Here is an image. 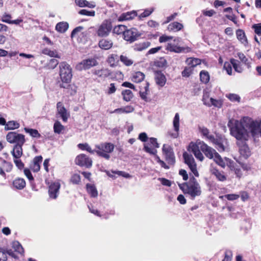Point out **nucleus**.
<instances>
[{
    "label": "nucleus",
    "mask_w": 261,
    "mask_h": 261,
    "mask_svg": "<svg viewBox=\"0 0 261 261\" xmlns=\"http://www.w3.org/2000/svg\"><path fill=\"white\" fill-rule=\"evenodd\" d=\"M150 45V42L148 41L143 42L139 43H136L134 46V49L136 51H142L147 48Z\"/></svg>",
    "instance_id": "25"
},
{
    "label": "nucleus",
    "mask_w": 261,
    "mask_h": 261,
    "mask_svg": "<svg viewBox=\"0 0 261 261\" xmlns=\"http://www.w3.org/2000/svg\"><path fill=\"white\" fill-rule=\"evenodd\" d=\"M24 130L26 133H29L33 137L39 138L40 137V135L37 129L25 127L24 128Z\"/></svg>",
    "instance_id": "41"
},
{
    "label": "nucleus",
    "mask_w": 261,
    "mask_h": 261,
    "mask_svg": "<svg viewBox=\"0 0 261 261\" xmlns=\"http://www.w3.org/2000/svg\"><path fill=\"white\" fill-rule=\"evenodd\" d=\"M6 140L10 143H16L12 151H16L19 154L20 150H22V146L25 141L24 136L15 132H11L7 135Z\"/></svg>",
    "instance_id": "2"
},
{
    "label": "nucleus",
    "mask_w": 261,
    "mask_h": 261,
    "mask_svg": "<svg viewBox=\"0 0 261 261\" xmlns=\"http://www.w3.org/2000/svg\"><path fill=\"white\" fill-rule=\"evenodd\" d=\"M71 181L73 184H79L80 182V181H81V177H80V175H79L77 174H73L71 178Z\"/></svg>",
    "instance_id": "58"
},
{
    "label": "nucleus",
    "mask_w": 261,
    "mask_h": 261,
    "mask_svg": "<svg viewBox=\"0 0 261 261\" xmlns=\"http://www.w3.org/2000/svg\"><path fill=\"white\" fill-rule=\"evenodd\" d=\"M83 29L84 28L82 26H79L75 28L71 32V37H74L76 35H77L79 33H80Z\"/></svg>",
    "instance_id": "56"
},
{
    "label": "nucleus",
    "mask_w": 261,
    "mask_h": 261,
    "mask_svg": "<svg viewBox=\"0 0 261 261\" xmlns=\"http://www.w3.org/2000/svg\"><path fill=\"white\" fill-rule=\"evenodd\" d=\"M113 41L108 39H101L98 43L99 47L105 50H108L110 49L113 46Z\"/></svg>",
    "instance_id": "22"
},
{
    "label": "nucleus",
    "mask_w": 261,
    "mask_h": 261,
    "mask_svg": "<svg viewBox=\"0 0 261 261\" xmlns=\"http://www.w3.org/2000/svg\"><path fill=\"white\" fill-rule=\"evenodd\" d=\"M57 107L58 114L62 118L64 122H66L68 117L69 116V114L67 113V110L61 102L57 103Z\"/></svg>",
    "instance_id": "16"
},
{
    "label": "nucleus",
    "mask_w": 261,
    "mask_h": 261,
    "mask_svg": "<svg viewBox=\"0 0 261 261\" xmlns=\"http://www.w3.org/2000/svg\"><path fill=\"white\" fill-rule=\"evenodd\" d=\"M175 53H186L190 51V48L189 47H182L180 46H177L175 45L174 48Z\"/></svg>",
    "instance_id": "50"
},
{
    "label": "nucleus",
    "mask_w": 261,
    "mask_h": 261,
    "mask_svg": "<svg viewBox=\"0 0 261 261\" xmlns=\"http://www.w3.org/2000/svg\"><path fill=\"white\" fill-rule=\"evenodd\" d=\"M93 74L101 78H106L109 76L111 73L108 69L103 68L100 70H95Z\"/></svg>",
    "instance_id": "24"
},
{
    "label": "nucleus",
    "mask_w": 261,
    "mask_h": 261,
    "mask_svg": "<svg viewBox=\"0 0 261 261\" xmlns=\"http://www.w3.org/2000/svg\"><path fill=\"white\" fill-rule=\"evenodd\" d=\"M167 61L164 58H161L159 61L156 62V64L160 67H163L167 66Z\"/></svg>",
    "instance_id": "60"
},
{
    "label": "nucleus",
    "mask_w": 261,
    "mask_h": 261,
    "mask_svg": "<svg viewBox=\"0 0 261 261\" xmlns=\"http://www.w3.org/2000/svg\"><path fill=\"white\" fill-rule=\"evenodd\" d=\"M145 77V75L143 73L138 71L135 72L132 76V81L134 82L140 83L142 82Z\"/></svg>",
    "instance_id": "30"
},
{
    "label": "nucleus",
    "mask_w": 261,
    "mask_h": 261,
    "mask_svg": "<svg viewBox=\"0 0 261 261\" xmlns=\"http://www.w3.org/2000/svg\"><path fill=\"white\" fill-rule=\"evenodd\" d=\"M178 185L182 192L189 195L192 199L201 193L200 186L194 176L191 177L188 182Z\"/></svg>",
    "instance_id": "1"
},
{
    "label": "nucleus",
    "mask_w": 261,
    "mask_h": 261,
    "mask_svg": "<svg viewBox=\"0 0 261 261\" xmlns=\"http://www.w3.org/2000/svg\"><path fill=\"white\" fill-rule=\"evenodd\" d=\"M96 147L98 150H95V152L98 155L109 160L110 158L109 153L113 151L114 145L111 143H103L96 145Z\"/></svg>",
    "instance_id": "6"
},
{
    "label": "nucleus",
    "mask_w": 261,
    "mask_h": 261,
    "mask_svg": "<svg viewBox=\"0 0 261 261\" xmlns=\"http://www.w3.org/2000/svg\"><path fill=\"white\" fill-rule=\"evenodd\" d=\"M202 101H203L204 105L211 106L208 92L206 91H204L203 92Z\"/></svg>",
    "instance_id": "48"
},
{
    "label": "nucleus",
    "mask_w": 261,
    "mask_h": 261,
    "mask_svg": "<svg viewBox=\"0 0 261 261\" xmlns=\"http://www.w3.org/2000/svg\"><path fill=\"white\" fill-rule=\"evenodd\" d=\"M120 60L121 62H122L125 65L129 66L132 65L134 61L125 55H121L120 57Z\"/></svg>",
    "instance_id": "35"
},
{
    "label": "nucleus",
    "mask_w": 261,
    "mask_h": 261,
    "mask_svg": "<svg viewBox=\"0 0 261 261\" xmlns=\"http://www.w3.org/2000/svg\"><path fill=\"white\" fill-rule=\"evenodd\" d=\"M60 76L63 82L60 84V87L67 88L69 86L68 84L71 81L72 74L70 66L66 62H62L60 64Z\"/></svg>",
    "instance_id": "4"
},
{
    "label": "nucleus",
    "mask_w": 261,
    "mask_h": 261,
    "mask_svg": "<svg viewBox=\"0 0 261 261\" xmlns=\"http://www.w3.org/2000/svg\"><path fill=\"white\" fill-rule=\"evenodd\" d=\"M252 28L254 30V32L258 36L261 35V24H254L252 25Z\"/></svg>",
    "instance_id": "55"
},
{
    "label": "nucleus",
    "mask_w": 261,
    "mask_h": 261,
    "mask_svg": "<svg viewBox=\"0 0 261 261\" xmlns=\"http://www.w3.org/2000/svg\"><path fill=\"white\" fill-rule=\"evenodd\" d=\"M76 165L80 166H85L87 168H90L92 165V161L85 154H81L76 156L75 160Z\"/></svg>",
    "instance_id": "12"
},
{
    "label": "nucleus",
    "mask_w": 261,
    "mask_h": 261,
    "mask_svg": "<svg viewBox=\"0 0 261 261\" xmlns=\"http://www.w3.org/2000/svg\"><path fill=\"white\" fill-rule=\"evenodd\" d=\"M42 157L41 155L36 156L30 164V168L34 172H38L40 168V164L42 162Z\"/></svg>",
    "instance_id": "19"
},
{
    "label": "nucleus",
    "mask_w": 261,
    "mask_h": 261,
    "mask_svg": "<svg viewBox=\"0 0 261 261\" xmlns=\"http://www.w3.org/2000/svg\"><path fill=\"white\" fill-rule=\"evenodd\" d=\"M141 34L135 28H132L129 30L125 29L124 32L123 38L125 40L129 41L130 43L136 41Z\"/></svg>",
    "instance_id": "11"
},
{
    "label": "nucleus",
    "mask_w": 261,
    "mask_h": 261,
    "mask_svg": "<svg viewBox=\"0 0 261 261\" xmlns=\"http://www.w3.org/2000/svg\"><path fill=\"white\" fill-rule=\"evenodd\" d=\"M183 157L184 158L185 163L188 165L193 174L196 176L198 177L199 176V174L197 170L196 164L193 156L191 154H189L187 152H185L183 154Z\"/></svg>",
    "instance_id": "10"
},
{
    "label": "nucleus",
    "mask_w": 261,
    "mask_h": 261,
    "mask_svg": "<svg viewBox=\"0 0 261 261\" xmlns=\"http://www.w3.org/2000/svg\"><path fill=\"white\" fill-rule=\"evenodd\" d=\"M248 128L253 137H255L257 135L261 136V127L259 122L251 121L249 124Z\"/></svg>",
    "instance_id": "14"
},
{
    "label": "nucleus",
    "mask_w": 261,
    "mask_h": 261,
    "mask_svg": "<svg viewBox=\"0 0 261 261\" xmlns=\"http://www.w3.org/2000/svg\"><path fill=\"white\" fill-rule=\"evenodd\" d=\"M206 138L210 140L212 142H213V143L216 144L218 145L219 148V150H222V151H224V147L223 146V145L220 142V141L217 139H215L214 138V137L213 136V135H208Z\"/></svg>",
    "instance_id": "32"
},
{
    "label": "nucleus",
    "mask_w": 261,
    "mask_h": 261,
    "mask_svg": "<svg viewBox=\"0 0 261 261\" xmlns=\"http://www.w3.org/2000/svg\"><path fill=\"white\" fill-rule=\"evenodd\" d=\"M88 192L93 197H96L98 195L97 191L94 185L88 184L86 185Z\"/></svg>",
    "instance_id": "34"
},
{
    "label": "nucleus",
    "mask_w": 261,
    "mask_h": 261,
    "mask_svg": "<svg viewBox=\"0 0 261 261\" xmlns=\"http://www.w3.org/2000/svg\"><path fill=\"white\" fill-rule=\"evenodd\" d=\"M229 100L232 102L240 103L241 101V97L238 94L229 93Z\"/></svg>",
    "instance_id": "47"
},
{
    "label": "nucleus",
    "mask_w": 261,
    "mask_h": 261,
    "mask_svg": "<svg viewBox=\"0 0 261 261\" xmlns=\"http://www.w3.org/2000/svg\"><path fill=\"white\" fill-rule=\"evenodd\" d=\"M186 62L190 67L193 68L199 65L201 63V60L197 58H189L186 60Z\"/></svg>",
    "instance_id": "31"
},
{
    "label": "nucleus",
    "mask_w": 261,
    "mask_h": 261,
    "mask_svg": "<svg viewBox=\"0 0 261 261\" xmlns=\"http://www.w3.org/2000/svg\"><path fill=\"white\" fill-rule=\"evenodd\" d=\"M58 64L59 62L57 59H52L48 63L47 66L49 69H54Z\"/></svg>",
    "instance_id": "49"
},
{
    "label": "nucleus",
    "mask_w": 261,
    "mask_h": 261,
    "mask_svg": "<svg viewBox=\"0 0 261 261\" xmlns=\"http://www.w3.org/2000/svg\"><path fill=\"white\" fill-rule=\"evenodd\" d=\"M183 27L182 24L178 22H174L170 23L168 26V29L170 30H175L178 31L180 30Z\"/></svg>",
    "instance_id": "37"
},
{
    "label": "nucleus",
    "mask_w": 261,
    "mask_h": 261,
    "mask_svg": "<svg viewBox=\"0 0 261 261\" xmlns=\"http://www.w3.org/2000/svg\"><path fill=\"white\" fill-rule=\"evenodd\" d=\"M98 65V62L94 58H88L82 61L76 66L79 70H87Z\"/></svg>",
    "instance_id": "7"
},
{
    "label": "nucleus",
    "mask_w": 261,
    "mask_h": 261,
    "mask_svg": "<svg viewBox=\"0 0 261 261\" xmlns=\"http://www.w3.org/2000/svg\"><path fill=\"white\" fill-rule=\"evenodd\" d=\"M112 28V23L110 21L105 20L99 27L97 31V36L100 37L108 36Z\"/></svg>",
    "instance_id": "8"
},
{
    "label": "nucleus",
    "mask_w": 261,
    "mask_h": 261,
    "mask_svg": "<svg viewBox=\"0 0 261 261\" xmlns=\"http://www.w3.org/2000/svg\"><path fill=\"white\" fill-rule=\"evenodd\" d=\"M241 198L243 201H245L249 198L248 193L246 191L241 192Z\"/></svg>",
    "instance_id": "64"
},
{
    "label": "nucleus",
    "mask_w": 261,
    "mask_h": 261,
    "mask_svg": "<svg viewBox=\"0 0 261 261\" xmlns=\"http://www.w3.org/2000/svg\"><path fill=\"white\" fill-rule=\"evenodd\" d=\"M213 174L215 175L217 178L220 181H224L226 180V177L222 173L217 170H214Z\"/></svg>",
    "instance_id": "45"
},
{
    "label": "nucleus",
    "mask_w": 261,
    "mask_h": 261,
    "mask_svg": "<svg viewBox=\"0 0 261 261\" xmlns=\"http://www.w3.org/2000/svg\"><path fill=\"white\" fill-rule=\"evenodd\" d=\"M42 53L48 55L51 57H56V58H60L59 56L58 55L56 51L51 50L48 48H44L42 50Z\"/></svg>",
    "instance_id": "40"
},
{
    "label": "nucleus",
    "mask_w": 261,
    "mask_h": 261,
    "mask_svg": "<svg viewBox=\"0 0 261 261\" xmlns=\"http://www.w3.org/2000/svg\"><path fill=\"white\" fill-rule=\"evenodd\" d=\"M68 28V24L66 22H60L56 26V30L61 33L65 32Z\"/></svg>",
    "instance_id": "28"
},
{
    "label": "nucleus",
    "mask_w": 261,
    "mask_h": 261,
    "mask_svg": "<svg viewBox=\"0 0 261 261\" xmlns=\"http://www.w3.org/2000/svg\"><path fill=\"white\" fill-rule=\"evenodd\" d=\"M13 186L17 189L21 190L25 186V181L23 178H18L13 181Z\"/></svg>",
    "instance_id": "27"
},
{
    "label": "nucleus",
    "mask_w": 261,
    "mask_h": 261,
    "mask_svg": "<svg viewBox=\"0 0 261 261\" xmlns=\"http://www.w3.org/2000/svg\"><path fill=\"white\" fill-rule=\"evenodd\" d=\"M200 79L201 81L203 83H207L210 80V76L208 72L205 71H201L200 73Z\"/></svg>",
    "instance_id": "38"
},
{
    "label": "nucleus",
    "mask_w": 261,
    "mask_h": 261,
    "mask_svg": "<svg viewBox=\"0 0 261 261\" xmlns=\"http://www.w3.org/2000/svg\"><path fill=\"white\" fill-rule=\"evenodd\" d=\"M64 128V126L62 125L59 121H57L54 123V129L56 133L60 134Z\"/></svg>",
    "instance_id": "43"
},
{
    "label": "nucleus",
    "mask_w": 261,
    "mask_h": 261,
    "mask_svg": "<svg viewBox=\"0 0 261 261\" xmlns=\"http://www.w3.org/2000/svg\"><path fill=\"white\" fill-rule=\"evenodd\" d=\"M210 101L211 106L213 105L215 107L219 108L222 105V102L220 100H218L215 99L213 98H210Z\"/></svg>",
    "instance_id": "57"
},
{
    "label": "nucleus",
    "mask_w": 261,
    "mask_h": 261,
    "mask_svg": "<svg viewBox=\"0 0 261 261\" xmlns=\"http://www.w3.org/2000/svg\"><path fill=\"white\" fill-rule=\"evenodd\" d=\"M75 3L80 7H84L87 5L88 2L86 0H75Z\"/></svg>",
    "instance_id": "59"
},
{
    "label": "nucleus",
    "mask_w": 261,
    "mask_h": 261,
    "mask_svg": "<svg viewBox=\"0 0 261 261\" xmlns=\"http://www.w3.org/2000/svg\"><path fill=\"white\" fill-rule=\"evenodd\" d=\"M137 15V13L136 11L123 13L118 17V20L119 21L130 20L134 19Z\"/></svg>",
    "instance_id": "18"
},
{
    "label": "nucleus",
    "mask_w": 261,
    "mask_h": 261,
    "mask_svg": "<svg viewBox=\"0 0 261 261\" xmlns=\"http://www.w3.org/2000/svg\"><path fill=\"white\" fill-rule=\"evenodd\" d=\"M126 27L124 25H118L116 26L113 30V32L117 35H120L122 34L124 35V32H125Z\"/></svg>",
    "instance_id": "36"
},
{
    "label": "nucleus",
    "mask_w": 261,
    "mask_h": 261,
    "mask_svg": "<svg viewBox=\"0 0 261 261\" xmlns=\"http://www.w3.org/2000/svg\"><path fill=\"white\" fill-rule=\"evenodd\" d=\"M60 188V185L58 182H55L50 185L49 187L48 193L51 198L56 199L57 197V193Z\"/></svg>",
    "instance_id": "20"
},
{
    "label": "nucleus",
    "mask_w": 261,
    "mask_h": 261,
    "mask_svg": "<svg viewBox=\"0 0 261 261\" xmlns=\"http://www.w3.org/2000/svg\"><path fill=\"white\" fill-rule=\"evenodd\" d=\"M199 146H200V145H199V141H197L195 144H190L189 148L191 151L194 153L195 156L200 161H202L204 159V156L200 152V147H199Z\"/></svg>",
    "instance_id": "15"
},
{
    "label": "nucleus",
    "mask_w": 261,
    "mask_h": 261,
    "mask_svg": "<svg viewBox=\"0 0 261 261\" xmlns=\"http://www.w3.org/2000/svg\"><path fill=\"white\" fill-rule=\"evenodd\" d=\"M19 127V124L15 121H10L7 123L5 126V129L12 130L16 128H18Z\"/></svg>",
    "instance_id": "33"
},
{
    "label": "nucleus",
    "mask_w": 261,
    "mask_h": 261,
    "mask_svg": "<svg viewBox=\"0 0 261 261\" xmlns=\"http://www.w3.org/2000/svg\"><path fill=\"white\" fill-rule=\"evenodd\" d=\"M79 13L81 15L94 16L95 15V11H89L85 9L81 10L79 11Z\"/></svg>",
    "instance_id": "54"
},
{
    "label": "nucleus",
    "mask_w": 261,
    "mask_h": 261,
    "mask_svg": "<svg viewBox=\"0 0 261 261\" xmlns=\"http://www.w3.org/2000/svg\"><path fill=\"white\" fill-rule=\"evenodd\" d=\"M12 247L15 251L17 252L20 254L23 253V248L18 241L14 242L12 244Z\"/></svg>",
    "instance_id": "42"
},
{
    "label": "nucleus",
    "mask_w": 261,
    "mask_h": 261,
    "mask_svg": "<svg viewBox=\"0 0 261 261\" xmlns=\"http://www.w3.org/2000/svg\"><path fill=\"white\" fill-rule=\"evenodd\" d=\"M155 81L158 85L163 87L166 83V79L165 76L163 73L159 72H157L156 74Z\"/></svg>",
    "instance_id": "26"
},
{
    "label": "nucleus",
    "mask_w": 261,
    "mask_h": 261,
    "mask_svg": "<svg viewBox=\"0 0 261 261\" xmlns=\"http://www.w3.org/2000/svg\"><path fill=\"white\" fill-rule=\"evenodd\" d=\"M162 150L164 154L165 155L166 160L168 163L173 165L175 162V159L173 148L168 145L164 144Z\"/></svg>",
    "instance_id": "9"
},
{
    "label": "nucleus",
    "mask_w": 261,
    "mask_h": 261,
    "mask_svg": "<svg viewBox=\"0 0 261 261\" xmlns=\"http://www.w3.org/2000/svg\"><path fill=\"white\" fill-rule=\"evenodd\" d=\"M143 149L146 152L153 155L155 154L157 152V150L155 149H152L149 147L146 144H144Z\"/></svg>",
    "instance_id": "53"
},
{
    "label": "nucleus",
    "mask_w": 261,
    "mask_h": 261,
    "mask_svg": "<svg viewBox=\"0 0 261 261\" xmlns=\"http://www.w3.org/2000/svg\"><path fill=\"white\" fill-rule=\"evenodd\" d=\"M150 145L155 148H159L160 147L159 143L157 142V139L155 138H150L149 139Z\"/></svg>",
    "instance_id": "62"
},
{
    "label": "nucleus",
    "mask_w": 261,
    "mask_h": 261,
    "mask_svg": "<svg viewBox=\"0 0 261 261\" xmlns=\"http://www.w3.org/2000/svg\"><path fill=\"white\" fill-rule=\"evenodd\" d=\"M199 147L200 150L204 153L205 155L208 158L214 160L220 166L223 167L224 163L222 160L220 155L213 148L208 146L203 141H199Z\"/></svg>",
    "instance_id": "3"
},
{
    "label": "nucleus",
    "mask_w": 261,
    "mask_h": 261,
    "mask_svg": "<svg viewBox=\"0 0 261 261\" xmlns=\"http://www.w3.org/2000/svg\"><path fill=\"white\" fill-rule=\"evenodd\" d=\"M20 151L19 154L16 153V151H11V153L14 158V162L15 165L19 169L21 170L24 168V164L19 159L23 154L22 150Z\"/></svg>",
    "instance_id": "17"
},
{
    "label": "nucleus",
    "mask_w": 261,
    "mask_h": 261,
    "mask_svg": "<svg viewBox=\"0 0 261 261\" xmlns=\"http://www.w3.org/2000/svg\"><path fill=\"white\" fill-rule=\"evenodd\" d=\"M154 11V8H151L149 9H146L144 11L141 13L139 16V18L141 19L142 18L147 17L149 16Z\"/></svg>",
    "instance_id": "46"
},
{
    "label": "nucleus",
    "mask_w": 261,
    "mask_h": 261,
    "mask_svg": "<svg viewBox=\"0 0 261 261\" xmlns=\"http://www.w3.org/2000/svg\"><path fill=\"white\" fill-rule=\"evenodd\" d=\"M238 55L242 62L244 63L245 64H249L248 59L243 53H238Z\"/></svg>",
    "instance_id": "61"
},
{
    "label": "nucleus",
    "mask_w": 261,
    "mask_h": 261,
    "mask_svg": "<svg viewBox=\"0 0 261 261\" xmlns=\"http://www.w3.org/2000/svg\"><path fill=\"white\" fill-rule=\"evenodd\" d=\"M230 62L236 71L239 73L242 72L243 69L239 61L234 59H231L230 60Z\"/></svg>",
    "instance_id": "29"
},
{
    "label": "nucleus",
    "mask_w": 261,
    "mask_h": 261,
    "mask_svg": "<svg viewBox=\"0 0 261 261\" xmlns=\"http://www.w3.org/2000/svg\"><path fill=\"white\" fill-rule=\"evenodd\" d=\"M232 163L233 162H230V161L229 160V169L231 170H234L235 174L237 175V176L239 177H240L242 176L241 169L239 168L235 169L234 167L232 165Z\"/></svg>",
    "instance_id": "52"
},
{
    "label": "nucleus",
    "mask_w": 261,
    "mask_h": 261,
    "mask_svg": "<svg viewBox=\"0 0 261 261\" xmlns=\"http://www.w3.org/2000/svg\"><path fill=\"white\" fill-rule=\"evenodd\" d=\"M173 127L174 130H179V115L178 113H176L173 119Z\"/></svg>",
    "instance_id": "44"
},
{
    "label": "nucleus",
    "mask_w": 261,
    "mask_h": 261,
    "mask_svg": "<svg viewBox=\"0 0 261 261\" xmlns=\"http://www.w3.org/2000/svg\"><path fill=\"white\" fill-rule=\"evenodd\" d=\"M192 72V68L191 67H186L182 71L181 74L182 76L189 77Z\"/></svg>",
    "instance_id": "51"
},
{
    "label": "nucleus",
    "mask_w": 261,
    "mask_h": 261,
    "mask_svg": "<svg viewBox=\"0 0 261 261\" xmlns=\"http://www.w3.org/2000/svg\"><path fill=\"white\" fill-rule=\"evenodd\" d=\"M246 141H239L237 145L239 147V152L242 156L245 159L248 158L251 153L249 147L246 142Z\"/></svg>",
    "instance_id": "13"
},
{
    "label": "nucleus",
    "mask_w": 261,
    "mask_h": 261,
    "mask_svg": "<svg viewBox=\"0 0 261 261\" xmlns=\"http://www.w3.org/2000/svg\"><path fill=\"white\" fill-rule=\"evenodd\" d=\"M123 96V99L126 101H129L133 97L132 92L130 90H125L122 92Z\"/></svg>",
    "instance_id": "39"
},
{
    "label": "nucleus",
    "mask_w": 261,
    "mask_h": 261,
    "mask_svg": "<svg viewBox=\"0 0 261 261\" xmlns=\"http://www.w3.org/2000/svg\"><path fill=\"white\" fill-rule=\"evenodd\" d=\"M231 134L239 141H247L248 137L247 130L242 123H237L230 129Z\"/></svg>",
    "instance_id": "5"
},
{
    "label": "nucleus",
    "mask_w": 261,
    "mask_h": 261,
    "mask_svg": "<svg viewBox=\"0 0 261 261\" xmlns=\"http://www.w3.org/2000/svg\"><path fill=\"white\" fill-rule=\"evenodd\" d=\"M149 91V83L146 82L145 84L144 87H140V91L139 94L141 98L145 100V101H149L148 98L147 97V95L148 94V92Z\"/></svg>",
    "instance_id": "23"
},
{
    "label": "nucleus",
    "mask_w": 261,
    "mask_h": 261,
    "mask_svg": "<svg viewBox=\"0 0 261 261\" xmlns=\"http://www.w3.org/2000/svg\"><path fill=\"white\" fill-rule=\"evenodd\" d=\"M159 180L161 182L162 184L164 186L167 187H170L171 185V182L165 178H159Z\"/></svg>",
    "instance_id": "63"
},
{
    "label": "nucleus",
    "mask_w": 261,
    "mask_h": 261,
    "mask_svg": "<svg viewBox=\"0 0 261 261\" xmlns=\"http://www.w3.org/2000/svg\"><path fill=\"white\" fill-rule=\"evenodd\" d=\"M236 36L237 39L245 46H248V42L245 32L241 29H239L236 31Z\"/></svg>",
    "instance_id": "21"
}]
</instances>
